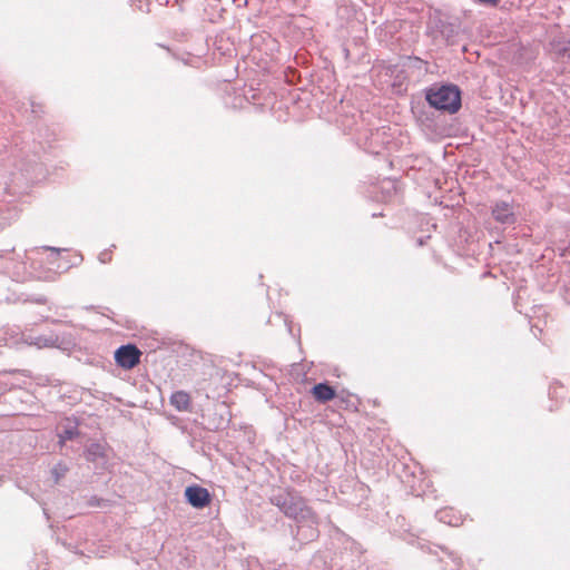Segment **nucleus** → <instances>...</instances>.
I'll list each match as a JSON object with an SVG mask.
<instances>
[{
    "mask_svg": "<svg viewBox=\"0 0 570 570\" xmlns=\"http://www.w3.org/2000/svg\"><path fill=\"white\" fill-rule=\"evenodd\" d=\"M492 216L500 224H513L515 222L513 205L503 200L494 204Z\"/></svg>",
    "mask_w": 570,
    "mask_h": 570,
    "instance_id": "obj_4",
    "label": "nucleus"
},
{
    "mask_svg": "<svg viewBox=\"0 0 570 570\" xmlns=\"http://www.w3.org/2000/svg\"><path fill=\"white\" fill-rule=\"evenodd\" d=\"M185 498L187 502L196 509H203L212 502L209 491L206 488L196 484L186 488Z\"/></svg>",
    "mask_w": 570,
    "mask_h": 570,
    "instance_id": "obj_3",
    "label": "nucleus"
},
{
    "mask_svg": "<svg viewBox=\"0 0 570 570\" xmlns=\"http://www.w3.org/2000/svg\"><path fill=\"white\" fill-rule=\"evenodd\" d=\"M311 394L320 403H326L336 396L335 389L327 383H318L314 385Z\"/></svg>",
    "mask_w": 570,
    "mask_h": 570,
    "instance_id": "obj_5",
    "label": "nucleus"
},
{
    "mask_svg": "<svg viewBox=\"0 0 570 570\" xmlns=\"http://www.w3.org/2000/svg\"><path fill=\"white\" fill-rule=\"evenodd\" d=\"M68 471V468L66 464L63 463H58L55 468H53V473L56 475V481H58L61 476L65 475V473Z\"/></svg>",
    "mask_w": 570,
    "mask_h": 570,
    "instance_id": "obj_8",
    "label": "nucleus"
},
{
    "mask_svg": "<svg viewBox=\"0 0 570 570\" xmlns=\"http://www.w3.org/2000/svg\"><path fill=\"white\" fill-rule=\"evenodd\" d=\"M425 98L431 107L450 114L461 107V92L455 86H432L426 90Z\"/></svg>",
    "mask_w": 570,
    "mask_h": 570,
    "instance_id": "obj_1",
    "label": "nucleus"
},
{
    "mask_svg": "<svg viewBox=\"0 0 570 570\" xmlns=\"http://www.w3.org/2000/svg\"><path fill=\"white\" fill-rule=\"evenodd\" d=\"M140 350L132 344L122 345L115 352L116 363L125 370H131L138 365L140 362Z\"/></svg>",
    "mask_w": 570,
    "mask_h": 570,
    "instance_id": "obj_2",
    "label": "nucleus"
},
{
    "mask_svg": "<svg viewBox=\"0 0 570 570\" xmlns=\"http://www.w3.org/2000/svg\"><path fill=\"white\" fill-rule=\"evenodd\" d=\"M170 404L177 411H188L190 409V395L185 391H177L170 396Z\"/></svg>",
    "mask_w": 570,
    "mask_h": 570,
    "instance_id": "obj_7",
    "label": "nucleus"
},
{
    "mask_svg": "<svg viewBox=\"0 0 570 570\" xmlns=\"http://www.w3.org/2000/svg\"><path fill=\"white\" fill-rule=\"evenodd\" d=\"M283 509L286 515L294 519L305 517L311 512L302 498L296 499V501L291 504L284 503Z\"/></svg>",
    "mask_w": 570,
    "mask_h": 570,
    "instance_id": "obj_6",
    "label": "nucleus"
},
{
    "mask_svg": "<svg viewBox=\"0 0 570 570\" xmlns=\"http://www.w3.org/2000/svg\"><path fill=\"white\" fill-rule=\"evenodd\" d=\"M482 3L490 4V6H497L500 0H479Z\"/></svg>",
    "mask_w": 570,
    "mask_h": 570,
    "instance_id": "obj_9",
    "label": "nucleus"
}]
</instances>
